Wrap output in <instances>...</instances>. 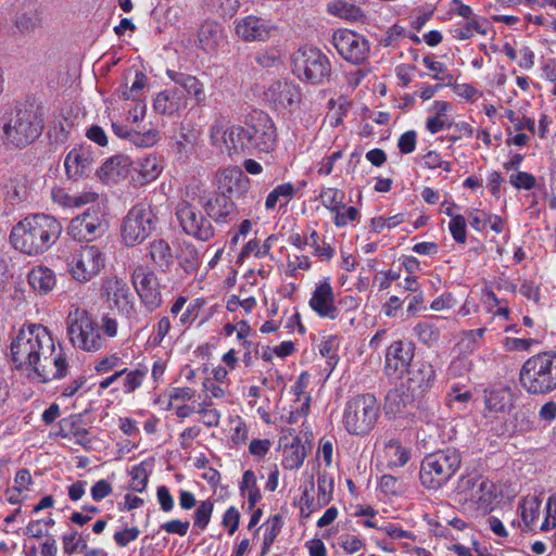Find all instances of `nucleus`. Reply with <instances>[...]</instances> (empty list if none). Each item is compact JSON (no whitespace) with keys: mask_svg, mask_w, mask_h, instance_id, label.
Segmentation results:
<instances>
[{"mask_svg":"<svg viewBox=\"0 0 556 556\" xmlns=\"http://www.w3.org/2000/svg\"><path fill=\"white\" fill-rule=\"evenodd\" d=\"M176 258L178 261L179 267L187 275L197 274L202 264V260L198 250L193 244L188 242L179 243Z\"/></svg>","mask_w":556,"mask_h":556,"instance_id":"nucleus-35","label":"nucleus"},{"mask_svg":"<svg viewBox=\"0 0 556 556\" xmlns=\"http://www.w3.org/2000/svg\"><path fill=\"white\" fill-rule=\"evenodd\" d=\"M149 256L155 266L168 268L173 263L172 249L163 239H156L149 244Z\"/></svg>","mask_w":556,"mask_h":556,"instance_id":"nucleus-40","label":"nucleus"},{"mask_svg":"<svg viewBox=\"0 0 556 556\" xmlns=\"http://www.w3.org/2000/svg\"><path fill=\"white\" fill-rule=\"evenodd\" d=\"M176 216L187 235L203 241L213 237V226L198 206L187 201H181L176 207Z\"/></svg>","mask_w":556,"mask_h":556,"instance_id":"nucleus-16","label":"nucleus"},{"mask_svg":"<svg viewBox=\"0 0 556 556\" xmlns=\"http://www.w3.org/2000/svg\"><path fill=\"white\" fill-rule=\"evenodd\" d=\"M412 457L410 447L397 439H391L383 443L378 451L380 463L389 469L404 467Z\"/></svg>","mask_w":556,"mask_h":556,"instance_id":"nucleus-26","label":"nucleus"},{"mask_svg":"<svg viewBox=\"0 0 556 556\" xmlns=\"http://www.w3.org/2000/svg\"><path fill=\"white\" fill-rule=\"evenodd\" d=\"M308 305L321 318L334 320L339 317L336 294L329 278L319 280L311 294Z\"/></svg>","mask_w":556,"mask_h":556,"instance_id":"nucleus-19","label":"nucleus"},{"mask_svg":"<svg viewBox=\"0 0 556 556\" xmlns=\"http://www.w3.org/2000/svg\"><path fill=\"white\" fill-rule=\"evenodd\" d=\"M199 43L206 52H215L224 41L222 26L216 22H204L199 30Z\"/></svg>","mask_w":556,"mask_h":556,"instance_id":"nucleus-34","label":"nucleus"},{"mask_svg":"<svg viewBox=\"0 0 556 556\" xmlns=\"http://www.w3.org/2000/svg\"><path fill=\"white\" fill-rule=\"evenodd\" d=\"M521 387L534 395L556 389V353L543 352L528 358L519 374Z\"/></svg>","mask_w":556,"mask_h":556,"instance_id":"nucleus-4","label":"nucleus"},{"mask_svg":"<svg viewBox=\"0 0 556 556\" xmlns=\"http://www.w3.org/2000/svg\"><path fill=\"white\" fill-rule=\"evenodd\" d=\"M293 73L303 80L321 84L331 72L328 58L318 49L300 48L292 56Z\"/></svg>","mask_w":556,"mask_h":556,"instance_id":"nucleus-11","label":"nucleus"},{"mask_svg":"<svg viewBox=\"0 0 556 556\" xmlns=\"http://www.w3.org/2000/svg\"><path fill=\"white\" fill-rule=\"evenodd\" d=\"M334 546L340 555L353 556L365 548V541L358 535L344 533L338 538Z\"/></svg>","mask_w":556,"mask_h":556,"instance_id":"nucleus-47","label":"nucleus"},{"mask_svg":"<svg viewBox=\"0 0 556 556\" xmlns=\"http://www.w3.org/2000/svg\"><path fill=\"white\" fill-rule=\"evenodd\" d=\"M114 132L121 138H127L130 142L138 147H152L159 139V131L154 128H149L144 131L127 130L123 126L112 124Z\"/></svg>","mask_w":556,"mask_h":556,"instance_id":"nucleus-36","label":"nucleus"},{"mask_svg":"<svg viewBox=\"0 0 556 556\" xmlns=\"http://www.w3.org/2000/svg\"><path fill=\"white\" fill-rule=\"evenodd\" d=\"M62 231V224L54 216L37 213L17 222L9 239L16 251L35 257L48 252L58 242Z\"/></svg>","mask_w":556,"mask_h":556,"instance_id":"nucleus-2","label":"nucleus"},{"mask_svg":"<svg viewBox=\"0 0 556 556\" xmlns=\"http://www.w3.org/2000/svg\"><path fill=\"white\" fill-rule=\"evenodd\" d=\"M462 458L453 448H445L428 454L420 464L419 479L430 490L444 485L459 469Z\"/></svg>","mask_w":556,"mask_h":556,"instance_id":"nucleus-5","label":"nucleus"},{"mask_svg":"<svg viewBox=\"0 0 556 556\" xmlns=\"http://www.w3.org/2000/svg\"><path fill=\"white\" fill-rule=\"evenodd\" d=\"M333 477L326 470L318 473L317 477V497L318 502L326 505L330 502L333 493Z\"/></svg>","mask_w":556,"mask_h":556,"instance_id":"nucleus-55","label":"nucleus"},{"mask_svg":"<svg viewBox=\"0 0 556 556\" xmlns=\"http://www.w3.org/2000/svg\"><path fill=\"white\" fill-rule=\"evenodd\" d=\"M318 199L321 205L331 212L339 208L340 204L345 201V192L338 188L326 187L320 190Z\"/></svg>","mask_w":556,"mask_h":556,"instance_id":"nucleus-53","label":"nucleus"},{"mask_svg":"<svg viewBox=\"0 0 556 556\" xmlns=\"http://www.w3.org/2000/svg\"><path fill=\"white\" fill-rule=\"evenodd\" d=\"M281 452V466L287 470L299 469L307 456L306 447L299 437L286 438Z\"/></svg>","mask_w":556,"mask_h":556,"instance_id":"nucleus-32","label":"nucleus"},{"mask_svg":"<svg viewBox=\"0 0 556 556\" xmlns=\"http://www.w3.org/2000/svg\"><path fill=\"white\" fill-rule=\"evenodd\" d=\"M105 264V254L97 245H80L66 257L67 273L79 283L91 281L102 271Z\"/></svg>","mask_w":556,"mask_h":556,"instance_id":"nucleus-10","label":"nucleus"},{"mask_svg":"<svg viewBox=\"0 0 556 556\" xmlns=\"http://www.w3.org/2000/svg\"><path fill=\"white\" fill-rule=\"evenodd\" d=\"M199 399L197 414L201 416V422L208 428L217 427L220 421V412L213 407V402L210 397L199 396Z\"/></svg>","mask_w":556,"mask_h":556,"instance_id":"nucleus-45","label":"nucleus"},{"mask_svg":"<svg viewBox=\"0 0 556 556\" xmlns=\"http://www.w3.org/2000/svg\"><path fill=\"white\" fill-rule=\"evenodd\" d=\"M414 357V349L410 343L403 341L393 342L386 353L384 370L388 376L405 372Z\"/></svg>","mask_w":556,"mask_h":556,"instance_id":"nucleus-23","label":"nucleus"},{"mask_svg":"<svg viewBox=\"0 0 556 556\" xmlns=\"http://www.w3.org/2000/svg\"><path fill=\"white\" fill-rule=\"evenodd\" d=\"M340 339L337 336H328L324 338L319 345V353L327 358L328 366L332 369L338 361V350Z\"/></svg>","mask_w":556,"mask_h":556,"instance_id":"nucleus-57","label":"nucleus"},{"mask_svg":"<svg viewBox=\"0 0 556 556\" xmlns=\"http://www.w3.org/2000/svg\"><path fill=\"white\" fill-rule=\"evenodd\" d=\"M67 332L75 348L96 352L104 346L105 340L97 320L84 308L76 307L67 316Z\"/></svg>","mask_w":556,"mask_h":556,"instance_id":"nucleus-9","label":"nucleus"},{"mask_svg":"<svg viewBox=\"0 0 556 556\" xmlns=\"http://www.w3.org/2000/svg\"><path fill=\"white\" fill-rule=\"evenodd\" d=\"M379 414L380 406L374 395H356L346 402L343 413L344 428L350 434H367L374 429Z\"/></svg>","mask_w":556,"mask_h":556,"instance_id":"nucleus-8","label":"nucleus"},{"mask_svg":"<svg viewBox=\"0 0 556 556\" xmlns=\"http://www.w3.org/2000/svg\"><path fill=\"white\" fill-rule=\"evenodd\" d=\"M10 355L17 369L31 370L43 383L63 379L68 374L67 354L42 325L22 327L12 338Z\"/></svg>","mask_w":556,"mask_h":556,"instance_id":"nucleus-1","label":"nucleus"},{"mask_svg":"<svg viewBox=\"0 0 556 556\" xmlns=\"http://www.w3.org/2000/svg\"><path fill=\"white\" fill-rule=\"evenodd\" d=\"M458 503L465 510L486 515L500 503L496 484L486 477L477 473L463 476L456 488Z\"/></svg>","mask_w":556,"mask_h":556,"instance_id":"nucleus-3","label":"nucleus"},{"mask_svg":"<svg viewBox=\"0 0 556 556\" xmlns=\"http://www.w3.org/2000/svg\"><path fill=\"white\" fill-rule=\"evenodd\" d=\"M156 216L150 204L138 203L125 216L122 225V239L127 245L141 243L155 228Z\"/></svg>","mask_w":556,"mask_h":556,"instance_id":"nucleus-12","label":"nucleus"},{"mask_svg":"<svg viewBox=\"0 0 556 556\" xmlns=\"http://www.w3.org/2000/svg\"><path fill=\"white\" fill-rule=\"evenodd\" d=\"M405 222V215L403 213H397L392 216H376L372 217L369 222V229L371 232L381 233L384 230H391Z\"/></svg>","mask_w":556,"mask_h":556,"instance_id":"nucleus-51","label":"nucleus"},{"mask_svg":"<svg viewBox=\"0 0 556 556\" xmlns=\"http://www.w3.org/2000/svg\"><path fill=\"white\" fill-rule=\"evenodd\" d=\"M422 64L430 72V76L434 80H442L447 86L448 76H452L444 63L435 60L432 55H426L422 58Z\"/></svg>","mask_w":556,"mask_h":556,"instance_id":"nucleus-61","label":"nucleus"},{"mask_svg":"<svg viewBox=\"0 0 556 556\" xmlns=\"http://www.w3.org/2000/svg\"><path fill=\"white\" fill-rule=\"evenodd\" d=\"M256 300L253 296H243L242 292L240 294H232L228 298L226 303V308L229 312H237L239 308H242L245 314H250L256 307Z\"/></svg>","mask_w":556,"mask_h":556,"instance_id":"nucleus-60","label":"nucleus"},{"mask_svg":"<svg viewBox=\"0 0 556 556\" xmlns=\"http://www.w3.org/2000/svg\"><path fill=\"white\" fill-rule=\"evenodd\" d=\"M123 364V359L116 353L110 354L96 361L94 371L99 375H104L122 369Z\"/></svg>","mask_w":556,"mask_h":556,"instance_id":"nucleus-63","label":"nucleus"},{"mask_svg":"<svg viewBox=\"0 0 556 556\" xmlns=\"http://www.w3.org/2000/svg\"><path fill=\"white\" fill-rule=\"evenodd\" d=\"M229 438L235 445H243L249 440V429L245 421L239 415L228 417Z\"/></svg>","mask_w":556,"mask_h":556,"instance_id":"nucleus-49","label":"nucleus"},{"mask_svg":"<svg viewBox=\"0 0 556 556\" xmlns=\"http://www.w3.org/2000/svg\"><path fill=\"white\" fill-rule=\"evenodd\" d=\"M337 150L332 151L330 154L324 156L321 161L318 163L317 173L319 176H328L330 175L336 163L342 159L343 151L345 150L348 143L344 142L343 144L337 143V140L334 141Z\"/></svg>","mask_w":556,"mask_h":556,"instance_id":"nucleus-56","label":"nucleus"},{"mask_svg":"<svg viewBox=\"0 0 556 556\" xmlns=\"http://www.w3.org/2000/svg\"><path fill=\"white\" fill-rule=\"evenodd\" d=\"M93 165V154L90 147L73 148L64 161L65 172L68 178L78 179L91 170Z\"/></svg>","mask_w":556,"mask_h":556,"instance_id":"nucleus-25","label":"nucleus"},{"mask_svg":"<svg viewBox=\"0 0 556 556\" xmlns=\"http://www.w3.org/2000/svg\"><path fill=\"white\" fill-rule=\"evenodd\" d=\"M235 31L245 42L267 41L277 31V27L268 20L248 15L235 22Z\"/></svg>","mask_w":556,"mask_h":556,"instance_id":"nucleus-20","label":"nucleus"},{"mask_svg":"<svg viewBox=\"0 0 556 556\" xmlns=\"http://www.w3.org/2000/svg\"><path fill=\"white\" fill-rule=\"evenodd\" d=\"M435 372L430 363L416 364L409 371L408 389L413 393H424L434 381Z\"/></svg>","mask_w":556,"mask_h":556,"instance_id":"nucleus-33","label":"nucleus"},{"mask_svg":"<svg viewBox=\"0 0 556 556\" xmlns=\"http://www.w3.org/2000/svg\"><path fill=\"white\" fill-rule=\"evenodd\" d=\"M447 86L452 87L453 92L460 99L475 103L483 97V91L469 83L458 84L453 76H448Z\"/></svg>","mask_w":556,"mask_h":556,"instance_id":"nucleus-48","label":"nucleus"},{"mask_svg":"<svg viewBox=\"0 0 556 556\" xmlns=\"http://www.w3.org/2000/svg\"><path fill=\"white\" fill-rule=\"evenodd\" d=\"M294 194L295 188L292 184L287 182L279 185L268 193L265 201V206L267 210H273L277 205L280 207L287 206Z\"/></svg>","mask_w":556,"mask_h":556,"instance_id":"nucleus-42","label":"nucleus"},{"mask_svg":"<svg viewBox=\"0 0 556 556\" xmlns=\"http://www.w3.org/2000/svg\"><path fill=\"white\" fill-rule=\"evenodd\" d=\"M188 98L184 90L177 87L167 88L159 92L154 99L153 108L162 115L173 116L186 110Z\"/></svg>","mask_w":556,"mask_h":556,"instance_id":"nucleus-24","label":"nucleus"},{"mask_svg":"<svg viewBox=\"0 0 556 556\" xmlns=\"http://www.w3.org/2000/svg\"><path fill=\"white\" fill-rule=\"evenodd\" d=\"M304 243L313 249L314 255L329 261L334 254L332 247L327 243L319 233L312 229L304 238Z\"/></svg>","mask_w":556,"mask_h":556,"instance_id":"nucleus-46","label":"nucleus"},{"mask_svg":"<svg viewBox=\"0 0 556 556\" xmlns=\"http://www.w3.org/2000/svg\"><path fill=\"white\" fill-rule=\"evenodd\" d=\"M167 75L172 81L184 90L188 99H192L197 105L204 104L206 100L205 87L197 76L173 71H168Z\"/></svg>","mask_w":556,"mask_h":556,"instance_id":"nucleus-29","label":"nucleus"},{"mask_svg":"<svg viewBox=\"0 0 556 556\" xmlns=\"http://www.w3.org/2000/svg\"><path fill=\"white\" fill-rule=\"evenodd\" d=\"M485 328L463 331L458 346L465 352L472 353L482 343Z\"/></svg>","mask_w":556,"mask_h":556,"instance_id":"nucleus-54","label":"nucleus"},{"mask_svg":"<svg viewBox=\"0 0 556 556\" xmlns=\"http://www.w3.org/2000/svg\"><path fill=\"white\" fill-rule=\"evenodd\" d=\"M87 382V379L85 376L79 375L73 379H71L68 382L63 383L58 387V399L62 401L73 400L76 396H79L81 393L80 391L85 387Z\"/></svg>","mask_w":556,"mask_h":556,"instance_id":"nucleus-52","label":"nucleus"},{"mask_svg":"<svg viewBox=\"0 0 556 556\" xmlns=\"http://www.w3.org/2000/svg\"><path fill=\"white\" fill-rule=\"evenodd\" d=\"M330 213L332 214V223L337 228L355 226L362 217L359 210L355 206H348L345 201L340 204L339 208H334Z\"/></svg>","mask_w":556,"mask_h":556,"instance_id":"nucleus-41","label":"nucleus"},{"mask_svg":"<svg viewBox=\"0 0 556 556\" xmlns=\"http://www.w3.org/2000/svg\"><path fill=\"white\" fill-rule=\"evenodd\" d=\"M149 369L147 366L139 364L137 367L132 369H128L123 367L121 369L122 374V387L123 391L126 394H131L137 391L143 384L148 376Z\"/></svg>","mask_w":556,"mask_h":556,"instance_id":"nucleus-37","label":"nucleus"},{"mask_svg":"<svg viewBox=\"0 0 556 556\" xmlns=\"http://www.w3.org/2000/svg\"><path fill=\"white\" fill-rule=\"evenodd\" d=\"M165 168V160L157 153H149L135 163L136 180L140 186L155 181Z\"/></svg>","mask_w":556,"mask_h":556,"instance_id":"nucleus-27","label":"nucleus"},{"mask_svg":"<svg viewBox=\"0 0 556 556\" xmlns=\"http://www.w3.org/2000/svg\"><path fill=\"white\" fill-rule=\"evenodd\" d=\"M109 228L105 208L96 204L74 217L67 227L68 235L77 241H92L102 237Z\"/></svg>","mask_w":556,"mask_h":556,"instance_id":"nucleus-13","label":"nucleus"},{"mask_svg":"<svg viewBox=\"0 0 556 556\" xmlns=\"http://www.w3.org/2000/svg\"><path fill=\"white\" fill-rule=\"evenodd\" d=\"M519 510L525 526L533 530L541 514V501L534 495H528L521 501Z\"/></svg>","mask_w":556,"mask_h":556,"instance_id":"nucleus-39","label":"nucleus"},{"mask_svg":"<svg viewBox=\"0 0 556 556\" xmlns=\"http://www.w3.org/2000/svg\"><path fill=\"white\" fill-rule=\"evenodd\" d=\"M249 137V153L256 150L269 153L277 146V130L273 119L263 112H256L245 119Z\"/></svg>","mask_w":556,"mask_h":556,"instance_id":"nucleus-14","label":"nucleus"},{"mask_svg":"<svg viewBox=\"0 0 556 556\" xmlns=\"http://www.w3.org/2000/svg\"><path fill=\"white\" fill-rule=\"evenodd\" d=\"M42 127V118L37 108H20L4 123L3 139L9 144L22 148L35 141Z\"/></svg>","mask_w":556,"mask_h":556,"instance_id":"nucleus-6","label":"nucleus"},{"mask_svg":"<svg viewBox=\"0 0 556 556\" xmlns=\"http://www.w3.org/2000/svg\"><path fill=\"white\" fill-rule=\"evenodd\" d=\"M211 146L220 153L235 156L249 153V137L245 123H232L226 116L216 117L208 129Z\"/></svg>","mask_w":556,"mask_h":556,"instance_id":"nucleus-7","label":"nucleus"},{"mask_svg":"<svg viewBox=\"0 0 556 556\" xmlns=\"http://www.w3.org/2000/svg\"><path fill=\"white\" fill-rule=\"evenodd\" d=\"M332 45L344 60L354 64H361L369 54L367 39L350 29L336 30L332 35Z\"/></svg>","mask_w":556,"mask_h":556,"instance_id":"nucleus-17","label":"nucleus"},{"mask_svg":"<svg viewBox=\"0 0 556 556\" xmlns=\"http://www.w3.org/2000/svg\"><path fill=\"white\" fill-rule=\"evenodd\" d=\"M265 99L276 110L294 111L301 102V92L298 86L289 81H275L264 92Z\"/></svg>","mask_w":556,"mask_h":556,"instance_id":"nucleus-21","label":"nucleus"},{"mask_svg":"<svg viewBox=\"0 0 556 556\" xmlns=\"http://www.w3.org/2000/svg\"><path fill=\"white\" fill-rule=\"evenodd\" d=\"M215 503L212 498L200 501L192 515L193 529L199 532L206 530L211 522Z\"/></svg>","mask_w":556,"mask_h":556,"instance_id":"nucleus-44","label":"nucleus"},{"mask_svg":"<svg viewBox=\"0 0 556 556\" xmlns=\"http://www.w3.org/2000/svg\"><path fill=\"white\" fill-rule=\"evenodd\" d=\"M134 163L129 156L117 154L108 159L98 169L99 179L108 185L114 186L124 181L130 174Z\"/></svg>","mask_w":556,"mask_h":556,"instance_id":"nucleus-22","label":"nucleus"},{"mask_svg":"<svg viewBox=\"0 0 556 556\" xmlns=\"http://www.w3.org/2000/svg\"><path fill=\"white\" fill-rule=\"evenodd\" d=\"M328 12L340 18L357 21L363 16L361 9L344 1H333L328 4Z\"/></svg>","mask_w":556,"mask_h":556,"instance_id":"nucleus-50","label":"nucleus"},{"mask_svg":"<svg viewBox=\"0 0 556 556\" xmlns=\"http://www.w3.org/2000/svg\"><path fill=\"white\" fill-rule=\"evenodd\" d=\"M485 24L486 21L480 17L465 20V22L454 26L452 29L453 37L457 40H467L473 37L476 33L485 36L488 34Z\"/></svg>","mask_w":556,"mask_h":556,"instance_id":"nucleus-38","label":"nucleus"},{"mask_svg":"<svg viewBox=\"0 0 556 556\" xmlns=\"http://www.w3.org/2000/svg\"><path fill=\"white\" fill-rule=\"evenodd\" d=\"M424 165L429 169H442L445 173H451L453 170L454 164L451 161L443 160L440 152L437 150L428 151L424 157Z\"/></svg>","mask_w":556,"mask_h":556,"instance_id":"nucleus-62","label":"nucleus"},{"mask_svg":"<svg viewBox=\"0 0 556 556\" xmlns=\"http://www.w3.org/2000/svg\"><path fill=\"white\" fill-rule=\"evenodd\" d=\"M312 267V262L307 255H289L287 258V275L290 277L299 278L304 271H308Z\"/></svg>","mask_w":556,"mask_h":556,"instance_id":"nucleus-58","label":"nucleus"},{"mask_svg":"<svg viewBox=\"0 0 556 556\" xmlns=\"http://www.w3.org/2000/svg\"><path fill=\"white\" fill-rule=\"evenodd\" d=\"M281 239L279 233H273L266 238V240L261 243L258 240L253 239L250 240L242 250V255H254L255 257L262 258L265 256H270L271 248Z\"/></svg>","mask_w":556,"mask_h":556,"instance_id":"nucleus-43","label":"nucleus"},{"mask_svg":"<svg viewBox=\"0 0 556 556\" xmlns=\"http://www.w3.org/2000/svg\"><path fill=\"white\" fill-rule=\"evenodd\" d=\"M131 281L141 302L150 311L162 304L160 282L155 273L147 266H137L131 274Z\"/></svg>","mask_w":556,"mask_h":556,"instance_id":"nucleus-18","label":"nucleus"},{"mask_svg":"<svg viewBox=\"0 0 556 556\" xmlns=\"http://www.w3.org/2000/svg\"><path fill=\"white\" fill-rule=\"evenodd\" d=\"M27 282L34 292L39 295H47L55 288L58 277L52 268L38 264L29 269Z\"/></svg>","mask_w":556,"mask_h":556,"instance_id":"nucleus-28","label":"nucleus"},{"mask_svg":"<svg viewBox=\"0 0 556 556\" xmlns=\"http://www.w3.org/2000/svg\"><path fill=\"white\" fill-rule=\"evenodd\" d=\"M448 230L455 242L465 244L467 241V222L464 215L453 216L450 219Z\"/></svg>","mask_w":556,"mask_h":556,"instance_id":"nucleus-64","label":"nucleus"},{"mask_svg":"<svg viewBox=\"0 0 556 556\" xmlns=\"http://www.w3.org/2000/svg\"><path fill=\"white\" fill-rule=\"evenodd\" d=\"M101 294L110 309L131 317L135 314L134 296L127 282L115 275L106 276L101 285Z\"/></svg>","mask_w":556,"mask_h":556,"instance_id":"nucleus-15","label":"nucleus"},{"mask_svg":"<svg viewBox=\"0 0 556 556\" xmlns=\"http://www.w3.org/2000/svg\"><path fill=\"white\" fill-rule=\"evenodd\" d=\"M62 545L64 554L67 555L81 552L87 547L84 538L75 530H71L62 535Z\"/></svg>","mask_w":556,"mask_h":556,"instance_id":"nucleus-59","label":"nucleus"},{"mask_svg":"<svg viewBox=\"0 0 556 556\" xmlns=\"http://www.w3.org/2000/svg\"><path fill=\"white\" fill-rule=\"evenodd\" d=\"M55 437L68 439L74 443L84 447L91 443L89 430L83 425L81 420L76 416H70L59 421V430Z\"/></svg>","mask_w":556,"mask_h":556,"instance_id":"nucleus-30","label":"nucleus"},{"mask_svg":"<svg viewBox=\"0 0 556 556\" xmlns=\"http://www.w3.org/2000/svg\"><path fill=\"white\" fill-rule=\"evenodd\" d=\"M51 197L54 203L67 208H78L88 204H94L99 200V194L94 191L84 190L81 192L71 194L62 187L53 188Z\"/></svg>","mask_w":556,"mask_h":556,"instance_id":"nucleus-31","label":"nucleus"}]
</instances>
